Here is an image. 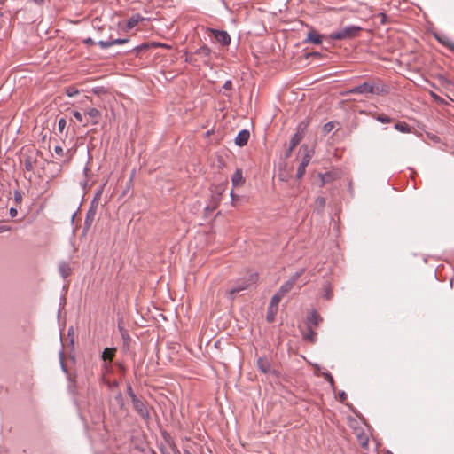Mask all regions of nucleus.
Wrapping results in <instances>:
<instances>
[{"instance_id":"f257e3e1","label":"nucleus","mask_w":454,"mask_h":454,"mask_svg":"<svg viewBox=\"0 0 454 454\" xmlns=\"http://www.w3.org/2000/svg\"><path fill=\"white\" fill-rule=\"evenodd\" d=\"M348 94H377L385 95L387 93V89L385 85L374 82H364L363 84L350 89Z\"/></svg>"},{"instance_id":"f03ea898","label":"nucleus","mask_w":454,"mask_h":454,"mask_svg":"<svg viewBox=\"0 0 454 454\" xmlns=\"http://www.w3.org/2000/svg\"><path fill=\"white\" fill-rule=\"evenodd\" d=\"M257 280L258 274L252 272L247 278L239 279L236 285L227 291L226 294L232 299L237 294L246 290L250 285L254 284Z\"/></svg>"},{"instance_id":"7ed1b4c3","label":"nucleus","mask_w":454,"mask_h":454,"mask_svg":"<svg viewBox=\"0 0 454 454\" xmlns=\"http://www.w3.org/2000/svg\"><path fill=\"white\" fill-rule=\"evenodd\" d=\"M360 31V27L350 26L346 27L339 31L333 32L329 35V38L332 40H344L353 38L357 35V33Z\"/></svg>"},{"instance_id":"20e7f679","label":"nucleus","mask_w":454,"mask_h":454,"mask_svg":"<svg viewBox=\"0 0 454 454\" xmlns=\"http://www.w3.org/2000/svg\"><path fill=\"white\" fill-rule=\"evenodd\" d=\"M85 121L83 126L97 125L101 119V113L94 107H90L84 110Z\"/></svg>"},{"instance_id":"39448f33","label":"nucleus","mask_w":454,"mask_h":454,"mask_svg":"<svg viewBox=\"0 0 454 454\" xmlns=\"http://www.w3.org/2000/svg\"><path fill=\"white\" fill-rule=\"evenodd\" d=\"M131 402L137 412L145 419H149L150 413L146 403L138 399L135 394H130Z\"/></svg>"},{"instance_id":"423d86ee","label":"nucleus","mask_w":454,"mask_h":454,"mask_svg":"<svg viewBox=\"0 0 454 454\" xmlns=\"http://www.w3.org/2000/svg\"><path fill=\"white\" fill-rule=\"evenodd\" d=\"M209 33L212 34L216 41L223 46H227L231 43V37L226 31L209 29Z\"/></svg>"},{"instance_id":"0eeeda50","label":"nucleus","mask_w":454,"mask_h":454,"mask_svg":"<svg viewBox=\"0 0 454 454\" xmlns=\"http://www.w3.org/2000/svg\"><path fill=\"white\" fill-rule=\"evenodd\" d=\"M303 271H304V270H301L300 272H297L294 275H293L285 284H283L281 286L279 292L283 295H285L289 291H291V289L293 288V286H294V284L296 283L298 278L302 275Z\"/></svg>"},{"instance_id":"6e6552de","label":"nucleus","mask_w":454,"mask_h":454,"mask_svg":"<svg viewBox=\"0 0 454 454\" xmlns=\"http://www.w3.org/2000/svg\"><path fill=\"white\" fill-rule=\"evenodd\" d=\"M322 38L323 36L318 34L316 30L311 29L308 32L307 37L304 40L305 43H311L314 44H320L322 43Z\"/></svg>"},{"instance_id":"1a4fd4ad","label":"nucleus","mask_w":454,"mask_h":454,"mask_svg":"<svg viewBox=\"0 0 454 454\" xmlns=\"http://www.w3.org/2000/svg\"><path fill=\"white\" fill-rule=\"evenodd\" d=\"M355 434H356V436L357 438L359 444L362 447L366 448L368 445V442H369L368 434H365L362 428H356Z\"/></svg>"},{"instance_id":"9d476101","label":"nucleus","mask_w":454,"mask_h":454,"mask_svg":"<svg viewBox=\"0 0 454 454\" xmlns=\"http://www.w3.org/2000/svg\"><path fill=\"white\" fill-rule=\"evenodd\" d=\"M249 137H250L249 131H247L246 129L241 130L237 135V137L235 138V143L239 146H244V145H246L247 144Z\"/></svg>"},{"instance_id":"9b49d317","label":"nucleus","mask_w":454,"mask_h":454,"mask_svg":"<svg viewBox=\"0 0 454 454\" xmlns=\"http://www.w3.org/2000/svg\"><path fill=\"white\" fill-rule=\"evenodd\" d=\"M257 367L258 369L263 372V373H269L270 372V361L265 357H260L257 360Z\"/></svg>"},{"instance_id":"f8f14e48","label":"nucleus","mask_w":454,"mask_h":454,"mask_svg":"<svg viewBox=\"0 0 454 454\" xmlns=\"http://www.w3.org/2000/svg\"><path fill=\"white\" fill-rule=\"evenodd\" d=\"M231 182L233 186H240L245 183V179L243 177L242 170L237 169L231 177Z\"/></svg>"},{"instance_id":"ddd939ff","label":"nucleus","mask_w":454,"mask_h":454,"mask_svg":"<svg viewBox=\"0 0 454 454\" xmlns=\"http://www.w3.org/2000/svg\"><path fill=\"white\" fill-rule=\"evenodd\" d=\"M144 18L139 14H135L132 17L129 19L127 21V30L132 29L134 27H136L141 20H143Z\"/></svg>"},{"instance_id":"4468645a","label":"nucleus","mask_w":454,"mask_h":454,"mask_svg":"<svg viewBox=\"0 0 454 454\" xmlns=\"http://www.w3.org/2000/svg\"><path fill=\"white\" fill-rule=\"evenodd\" d=\"M395 129L402 133H411L412 131V128L404 121H397L395 124Z\"/></svg>"},{"instance_id":"2eb2a0df","label":"nucleus","mask_w":454,"mask_h":454,"mask_svg":"<svg viewBox=\"0 0 454 454\" xmlns=\"http://www.w3.org/2000/svg\"><path fill=\"white\" fill-rule=\"evenodd\" d=\"M115 348H106L104 349L102 358L104 361L112 362L115 356Z\"/></svg>"},{"instance_id":"dca6fc26","label":"nucleus","mask_w":454,"mask_h":454,"mask_svg":"<svg viewBox=\"0 0 454 454\" xmlns=\"http://www.w3.org/2000/svg\"><path fill=\"white\" fill-rule=\"evenodd\" d=\"M59 271L63 278H67L71 274V267L67 262H61L59 265Z\"/></svg>"},{"instance_id":"f3484780","label":"nucleus","mask_w":454,"mask_h":454,"mask_svg":"<svg viewBox=\"0 0 454 454\" xmlns=\"http://www.w3.org/2000/svg\"><path fill=\"white\" fill-rule=\"evenodd\" d=\"M303 138V134L301 131H297L290 141V151H292Z\"/></svg>"},{"instance_id":"a211bd4d","label":"nucleus","mask_w":454,"mask_h":454,"mask_svg":"<svg viewBox=\"0 0 454 454\" xmlns=\"http://www.w3.org/2000/svg\"><path fill=\"white\" fill-rule=\"evenodd\" d=\"M284 295L278 291L271 299V301L270 303V309H278V303L280 302L282 297Z\"/></svg>"},{"instance_id":"6ab92c4d","label":"nucleus","mask_w":454,"mask_h":454,"mask_svg":"<svg viewBox=\"0 0 454 454\" xmlns=\"http://www.w3.org/2000/svg\"><path fill=\"white\" fill-rule=\"evenodd\" d=\"M372 116L381 123H390L392 122V118L384 114H372Z\"/></svg>"},{"instance_id":"aec40b11","label":"nucleus","mask_w":454,"mask_h":454,"mask_svg":"<svg viewBox=\"0 0 454 454\" xmlns=\"http://www.w3.org/2000/svg\"><path fill=\"white\" fill-rule=\"evenodd\" d=\"M320 321H322V318L317 312L311 313V315L309 317V324L314 326H317Z\"/></svg>"},{"instance_id":"412c9836","label":"nucleus","mask_w":454,"mask_h":454,"mask_svg":"<svg viewBox=\"0 0 454 454\" xmlns=\"http://www.w3.org/2000/svg\"><path fill=\"white\" fill-rule=\"evenodd\" d=\"M93 217H94V212L89 211L87 213V215H86V218L84 221V225H85L86 229H89L91 226V223L93 222Z\"/></svg>"},{"instance_id":"4be33fe9","label":"nucleus","mask_w":454,"mask_h":454,"mask_svg":"<svg viewBox=\"0 0 454 454\" xmlns=\"http://www.w3.org/2000/svg\"><path fill=\"white\" fill-rule=\"evenodd\" d=\"M335 127L334 121H329L323 126V132L327 134L331 132Z\"/></svg>"},{"instance_id":"5701e85b","label":"nucleus","mask_w":454,"mask_h":454,"mask_svg":"<svg viewBox=\"0 0 454 454\" xmlns=\"http://www.w3.org/2000/svg\"><path fill=\"white\" fill-rule=\"evenodd\" d=\"M79 93V90L74 87H67L66 89V94L68 97H74Z\"/></svg>"},{"instance_id":"b1692460","label":"nucleus","mask_w":454,"mask_h":454,"mask_svg":"<svg viewBox=\"0 0 454 454\" xmlns=\"http://www.w3.org/2000/svg\"><path fill=\"white\" fill-rule=\"evenodd\" d=\"M278 309H270V305L268 308L267 320L268 322H272L274 320L275 315Z\"/></svg>"},{"instance_id":"393cba45","label":"nucleus","mask_w":454,"mask_h":454,"mask_svg":"<svg viewBox=\"0 0 454 454\" xmlns=\"http://www.w3.org/2000/svg\"><path fill=\"white\" fill-rule=\"evenodd\" d=\"M67 121L64 118H61L59 120L58 122V129L59 132H62L64 129L66 128Z\"/></svg>"},{"instance_id":"a878e982","label":"nucleus","mask_w":454,"mask_h":454,"mask_svg":"<svg viewBox=\"0 0 454 454\" xmlns=\"http://www.w3.org/2000/svg\"><path fill=\"white\" fill-rule=\"evenodd\" d=\"M315 204L318 207L323 208L325 204V200L323 197H317L315 200Z\"/></svg>"},{"instance_id":"bb28decb","label":"nucleus","mask_w":454,"mask_h":454,"mask_svg":"<svg viewBox=\"0 0 454 454\" xmlns=\"http://www.w3.org/2000/svg\"><path fill=\"white\" fill-rule=\"evenodd\" d=\"M83 115L82 113H80L79 111H74L73 112V116L80 122H82L84 121V118H83Z\"/></svg>"},{"instance_id":"cd10ccee","label":"nucleus","mask_w":454,"mask_h":454,"mask_svg":"<svg viewBox=\"0 0 454 454\" xmlns=\"http://www.w3.org/2000/svg\"><path fill=\"white\" fill-rule=\"evenodd\" d=\"M305 171H306V168L300 164V166L298 167V169H297V174H296L297 177L301 178L303 176V175L305 174Z\"/></svg>"},{"instance_id":"c85d7f7f","label":"nucleus","mask_w":454,"mask_h":454,"mask_svg":"<svg viewBox=\"0 0 454 454\" xmlns=\"http://www.w3.org/2000/svg\"><path fill=\"white\" fill-rule=\"evenodd\" d=\"M98 45H100L101 48L106 49L113 46V43L111 41H99Z\"/></svg>"},{"instance_id":"c756f323","label":"nucleus","mask_w":454,"mask_h":454,"mask_svg":"<svg viewBox=\"0 0 454 454\" xmlns=\"http://www.w3.org/2000/svg\"><path fill=\"white\" fill-rule=\"evenodd\" d=\"M320 177H321V182H322V185L326 184L327 182H329V180L331 179V175L329 173H326V174H324V175H320Z\"/></svg>"},{"instance_id":"7c9ffc66","label":"nucleus","mask_w":454,"mask_h":454,"mask_svg":"<svg viewBox=\"0 0 454 454\" xmlns=\"http://www.w3.org/2000/svg\"><path fill=\"white\" fill-rule=\"evenodd\" d=\"M309 160H310V155H309V154H306V155L303 157V159H302V160H301V166H303V167H305V168H307V166H308V165H309Z\"/></svg>"},{"instance_id":"2f4dec72","label":"nucleus","mask_w":454,"mask_h":454,"mask_svg":"<svg viewBox=\"0 0 454 454\" xmlns=\"http://www.w3.org/2000/svg\"><path fill=\"white\" fill-rule=\"evenodd\" d=\"M111 42L113 43V45H114V44H123V43H127L128 40L127 39H116V40H112Z\"/></svg>"},{"instance_id":"473e14b6","label":"nucleus","mask_w":454,"mask_h":454,"mask_svg":"<svg viewBox=\"0 0 454 454\" xmlns=\"http://www.w3.org/2000/svg\"><path fill=\"white\" fill-rule=\"evenodd\" d=\"M54 152H55L58 155L62 156V155H63V153H64V150H63V148H62L61 146L57 145V146H55V148H54Z\"/></svg>"},{"instance_id":"72a5a7b5","label":"nucleus","mask_w":454,"mask_h":454,"mask_svg":"<svg viewBox=\"0 0 454 454\" xmlns=\"http://www.w3.org/2000/svg\"><path fill=\"white\" fill-rule=\"evenodd\" d=\"M231 197L232 200V204L235 205L236 201L239 200V196L236 195L233 192H231Z\"/></svg>"},{"instance_id":"f704fd0d","label":"nucleus","mask_w":454,"mask_h":454,"mask_svg":"<svg viewBox=\"0 0 454 454\" xmlns=\"http://www.w3.org/2000/svg\"><path fill=\"white\" fill-rule=\"evenodd\" d=\"M443 44L447 45L450 49H451L452 51H454V43H450V42H443V41H441Z\"/></svg>"},{"instance_id":"c9c22d12","label":"nucleus","mask_w":454,"mask_h":454,"mask_svg":"<svg viewBox=\"0 0 454 454\" xmlns=\"http://www.w3.org/2000/svg\"><path fill=\"white\" fill-rule=\"evenodd\" d=\"M17 213H18V212H17V210H16L15 208H12H12L10 209V215H11L12 217H15V216L17 215Z\"/></svg>"},{"instance_id":"e433bc0d","label":"nucleus","mask_w":454,"mask_h":454,"mask_svg":"<svg viewBox=\"0 0 454 454\" xmlns=\"http://www.w3.org/2000/svg\"><path fill=\"white\" fill-rule=\"evenodd\" d=\"M11 228L8 226H0V232L8 231Z\"/></svg>"},{"instance_id":"4c0bfd02","label":"nucleus","mask_w":454,"mask_h":454,"mask_svg":"<svg viewBox=\"0 0 454 454\" xmlns=\"http://www.w3.org/2000/svg\"><path fill=\"white\" fill-rule=\"evenodd\" d=\"M231 85V82L230 81L226 82L224 84V88L229 89Z\"/></svg>"},{"instance_id":"58836bf2","label":"nucleus","mask_w":454,"mask_h":454,"mask_svg":"<svg viewBox=\"0 0 454 454\" xmlns=\"http://www.w3.org/2000/svg\"><path fill=\"white\" fill-rule=\"evenodd\" d=\"M128 394L130 396V394H134L131 387H129Z\"/></svg>"},{"instance_id":"ea45409f","label":"nucleus","mask_w":454,"mask_h":454,"mask_svg":"<svg viewBox=\"0 0 454 454\" xmlns=\"http://www.w3.org/2000/svg\"><path fill=\"white\" fill-rule=\"evenodd\" d=\"M15 198H16V200H21L20 195V194H18V193H16V194H15Z\"/></svg>"},{"instance_id":"a19ab883","label":"nucleus","mask_w":454,"mask_h":454,"mask_svg":"<svg viewBox=\"0 0 454 454\" xmlns=\"http://www.w3.org/2000/svg\"><path fill=\"white\" fill-rule=\"evenodd\" d=\"M329 380H330L331 381H333V377H332V376H329Z\"/></svg>"},{"instance_id":"79ce46f5","label":"nucleus","mask_w":454,"mask_h":454,"mask_svg":"<svg viewBox=\"0 0 454 454\" xmlns=\"http://www.w3.org/2000/svg\"><path fill=\"white\" fill-rule=\"evenodd\" d=\"M185 454H191V453H190V452H188V451H185Z\"/></svg>"}]
</instances>
